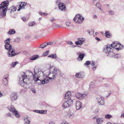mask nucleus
Returning <instances> with one entry per match:
<instances>
[{
	"label": "nucleus",
	"mask_w": 124,
	"mask_h": 124,
	"mask_svg": "<svg viewBox=\"0 0 124 124\" xmlns=\"http://www.w3.org/2000/svg\"><path fill=\"white\" fill-rule=\"evenodd\" d=\"M67 116L69 118L72 119L73 118L74 115L73 113L72 112H69L68 113Z\"/></svg>",
	"instance_id": "21"
},
{
	"label": "nucleus",
	"mask_w": 124,
	"mask_h": 124,
	"mask_svg": "<svg viewBox=\"0 0 124 124\" xmlns=\"http://www.w3.org/2000/svg\"><path fill=\"white\" fill-rule=\"evenodd\" d=\"M55 20V19L54 18H53L51 19L50 20L51 21H53Z\"/></svg>",
	"instance_id": "58"
},
{
	"label": "nucleus",
	"mask_w": 124,
	"mask_h": 124,
	"mask_svg": "<svg viewBox=\"0 0 124 124\" xmlns=\"http://www.w3.org/2000/svg\"><path fill=\"white\" fill-rule=\"evenodd\" d=\"M48 57L54 59L57 58V55L55 54H51L48 56Z\"/></svg>",
	"instance_id": "26"
},
{
	"label": "nucleus",
	"mask_w": 124,
	"mask_h": 124,
	"mask_svg": "<svg viewBox=\"0 0 124 124\" xmlns=\"http://www.w3.org/2000/svg\"><path fill=\"white\" fill-rule=\"evenodd\" d=\"M50 70V73L48 75V78L49 82L50 80H53L57 76L59 72V70L56 68H54L52 70Z\"/></svg>",
	"instance_id": "5"
},
{
	"label": "nucleus",
	"mask_w": 124,
	"mask_h": 124,
	"mask_svg": "<svg viewBox=\"0 0 124 124\" xmlns=\"http://www.w3.org/2000/svg\"><path fill=\"white\" fill-rule=\"evenodd\" d=\"M16 32L15 30L14 29H10L9 31L7 32L8 35H11L14 34Z\"/></svg>",
	"instance_id": "23"
},
{
	"label": "nucleus",
	"mask_w": 124,
	"mask_h": 124,
	"mask_svg": "<svg viewBox=\"0 0 124 124\" xmlns=\"http://www.w3.org/2000/svg\"><path fill=\"white\" fill-rule=\"evenodd\" d=\"M35 23L34 22H31L29 23V25L30 26H32L35 24Z\"/></svg>",
	"instance_id": "41"
},
{
	"label": "nucleus",
	"mask_w": 124,
	"mask_h": 124,
	"mask_svg": "<svg viewBox=\"0 0 124 124\" xmlns=\"http://www.w3.org/2000/svg\"><path fill=\"white\" fill-rule=\"evenodd\" d=\"M105 117L107 119H110L112 118L113 116L111 115L108 114L105 115Z\"/></svg>",
	"instance_id": "34"
},
{
	"label": "nucleus",
	"mask_w": 124,
	"mask_h": 124,
	"mask_svg": "<svg viewBox=\"0 0 124 124\" xmlns=\"http://www.w3.org/2000/svg\"><path fill=\"white\" fill-rule=\"evenodd\" d=\"M88 93L82 94L81 99L84 98L87 96Z\"/></svg>",
	"instance_id": "38"
},
{
	"label": "nucleus",
	"mask_w": 124,
	"mask_h": 124,
	"mask_svg": "<svg viewBox=\"0 0 124 124\" xmlns=\"http://www.w3.org/2000/svg\"><path fill=\"white\" fill-rule=\"evenodd\" d=\"M73 102V100H68L67 101L64 102L63 103L62 105V107L63 109H65L72 104Z\"/></svg>",
	"instance_id": "9"
},
{
	"label": "nucleus",
	"mask_w": 124,
	"mask_h": 124,
	"mask_svg": "<svg viewBox=\"0 0 124 124\" xmlns=\"http://www.w3.org/2000/svg\"><path fill=\"white\" fill-rule=\"evenodd\" d=\"M96 111H95L94 113H95L97 114L98 112V110L97 109H96Z\"/></svg>",
	"instance_id": "61"
},
{
	"label": "nucleus",
	"mask_w": 124,
	"mask_h": 124,
	"mask_svg": "<svg viewBox=\"0 0 124 124\" xmlns=\"http://www.w3.org/2000/svg\"><path fill=\"white\" fill-rule=\"evenodd\" d=\"M123 46H122L121 44L117 42V44L116 45V47L115 48L117 50H119L123 48Z\"/></svg>",
	"instance_id": "18"
},
{
	"label": "nucleus",
	"mask_w": 124,
	"mask_h": 124,
	"mask_svg": "<svg viewBox=\"0 0 124 124\" xmlns=\"http://www.w3.org/2000/svg\"><path fill=\"white\" fill-rule=\"evenodd\" d=\"M61 124H69L67 122H65L62 123Z\"/></svg>",
	"instance_id": "60"
},
{
	"label": "nucleus",
	"mask_w": 124,
	"mask_h": 124,
	"mask_svg": "<svg viewBox=\"0 0 124 124\" xmlns=\"http://www.w3.org/2000/svg\"><path fill=\"white\" fill-rule=\"evenodd\" d=\"M80 75V72L79 73H77L75 75V76L78 78H79Z\"/></svg>",
	"instance_id": "48"
},
{
	"label": "nucleus",
	"mask_w": 124,
	"mask_h": 124,
	"mask_svg": "<svg viewBox=\"0 0 124 124\" xmlns=\"http://www.w3.org/2000/svg\"><path fill=\"white\" fill-rule=\"evenodd\" d=\"M34 73L31 71L30 74L32 75L33 79L36 83L39 85L44 84L49 82L48 78V72L47 71L43 72L40 69H38V71L34 70Z\"/></svg>",
	"instance_id": "1"
},
{
	"label": "nucleus",
	"mask_w": 124,
	"mask_h": 124,
	"mask_svg": "<svg viewBox=\"0 0 124 124\" xmlns=\"http://www.w3.org/2000/svg\"><path fill=\"white\" fill-rule=\"evenodd\" d=\"M16 9V8L14 6H12L9 9V10H10V12L11 13L12 12L15 11Z\"/></svg>",
	"instance_id": "24"
},
{
	"label": "nucleus",
	"mask_w": 124,
	"mask_h": 124,
	"mask_svg": "<svg viewBox=\"0 0 124 124\" xmlns=\"http://www.w3.org/2000/svg\"><path fill=\"white\" fill-rule=\"evenodd\" d=\"M84 20V18L82 16V15L77 14L76 15L73 19V20L76 23H82Z\"/></svg>",
	"instance_id": "6"
},
{
	"label": "nucleus",
	"mask_w": 124,
	"mask_h": 124,
	"mask_svg": "<svg viewBox=\"0 0 124 124\" xmlns=\"http://www.w3.org/2000/svg\"><path fill=\"white\" fill-rule=\"evenodd\" d=\"M96 6L97 7H98V8L100 9L101 10V8H100L99 7L100 5V4L99 3H97L96 5Z\"/></svg>",
	"instance_id": "50"
},
{
	"label": "nucleus",
	"mask_w": 124,
	"mask_h": 124,
	"mask_svg": "<svg viewBox=\"0 0 124 124\" xmlns=\"http://www.w3.org/2000/svg\"><path fill=\"white\" fill-rule=\"evenodd\" d=\"M55 26L57 28H60L61 27V25L55 24Z\"/></svg>",
	"instance_id": "46"
},
{
	"label": "nucleus",
	"mask_w": 124,
	"mask_h": 124,
	"mask_svg": "<svg viewBox=\"0 0 124 124\" xmlns=\"http://www.w3.org/2000/svg\"><path fill=\"white\" fill-rule=\"evenodd\" d=\"M111 49V48L110 46V45L108 44L104 48L103 52L106 53L110 55L111 54H110V53L112 52H110V50Z\"/></svg>",
	"instance_id": "10"
},
{
	"label": "nucleus",
	"mask_w": 124,
	"mask_h": 124,
	"mask_svg": "<svg viewBox=\"0 0 124 124\" xmlns=\"http://www.w3.org/2000/svg\"><path fill=\"white\" fill-rule=\"evenodd\" d=\"M34 93H36V91L35 90H31Z\"/></svg>",
	"instance_id": "62"
},
{
	"label": "nucleus",
	"mask_w": 124,
	"mask_h": 124,
	"mask_svg": "<svg viewBox=\"0 0 124 124\" xmlns=\"http://www.w3.org/2000/svg\"><path fill=\"white\" fill-rule=\"evenodd\" d=\"M39 57V56L37 55H35L33 56L31 58H30V60H34L37 59L38 57Z\"/></svg>",
	"instance_id": "33"
},
{
	"label": "nucleus",
	"mask_w": 124,
	"mask_h": 124,
	"mask_svg": "<svg viewBox=\"0 0 124 124\" xmlns=\"http://www.w3.org/2000/svg\"><path fill=\"white\" fill-rule=\"evenodd\" d=\"M10 98L11 100L13 101H16L17 99V94L16 93H12L11 95Z\"/></svg>",
	"instance_id": "16"
},
{
	"label": "nucleus",
	"mask_w": 124,
	"mask_h": 124,
	"mask_svg": "<svg viewBox=\"0 0 124 124\" xmlns=\"http://www.w3.org/2000/svg\"><path fill=\"white\" fill-rule=\"evenodd\" d=\"M59 9L61 11H64L66 9L65 5L63 3L60 2L58 4Z\"/></svg>",
	"instance_id": "11"
},
{
	"label": "nucleus",
	"mask_w": 124,
	"mask_h": 124,
	"mask_svg": "<svg viewBox=\"0 0 124 124\" xmlns=\"http://www.w3.org/2000/svg\"><path fill=\"white\" fill-rule=\"evenodd\" d=\"M105 36L107 38H109L111 35V34L109 31H106L104 33Z\"/></svg>",
	"instance_id": "22"
},
{
	"label": "nucleus",
	"mask_w": 124,
	"mask_h": 124,
	"mask_svg": "<svg viewBox=\"0 0 124 124\" xmlns=\"http://www.w3.org/2000/svg\"><path fill=\"white\" fill-rule=\"evenodd\" d=\"M120 117L121 118H124V113H122L121 114Z\"/></svg>",
	"instance_id": "51"
},
{
	"label": "nucleus",
	"mask_w": 124,
	"mask_h": 124,
	"mask_svg": "<svg viewBox=\"0 0 124 124\" xmlns=\"http://www.w3.org/2000/svg\"><path fill=\"white\" fill-rule=\"evenodd\" d=\"M71 92L70 91H68L66 92L65 94L64 97V99L68 100H72L71 99Z\"/></svg>",
	"instance_id": "15"
},
{
	"label": "nucleus",
	"mask_w": 124,
	"mask_h": 124,
	"mask_svg": "<svg viewBox=\"0 0 124 124\" xmlns=\"http://www.w3.org/2000/svg\"><path fill=\"white\" fill-rule=\"evenodd\" d=\"M108 93L106 95V97L109 96L110 95L111 93V91H109L108 92Z\"/></svg>",
	"instance_id": "44"
},
{
	"label": "nucleus",
	"mask_w": 124,
	"mask_h": 124,
	"mask_svg": "<svg viewBox=\"0 0 124 124\" xmlns=\"http://www.w3.org/2000/svg\"><path fill=\"white\" fill-rule=\"evenodd\" d=\"M24 124H30L31 121L29 117L27 116L24 117Z\"/></svg>",
	"instance_id": "17"
},
{
	"label": "nucleus",
	"mask_w": 124,
	"mask_h": 124,
	"mask_svg": "<svg viewBox=\"0 0 124 124\" xmlns=\"http://www.w3.org/2000/svg\"><path fill=\"white\" fill-rule=\"evenodd\" d=\"M109 14L110 15H112L114 14V12L113 11L110 10L109 11Z\"/></svg>",
	"instance_id": "42"
},
{
	"label": "nucleus",
	"mask_w": 124,
	"mask_h": 124,
	"mask_svg": "<svg viewBox=\"0 0 124 124\" xmlns=\"http://www.w3.org/2000/svg\"><path fill=\"white\" fill-rule=\"evenodd\" d=\"M68 44L70 45H72L73 44V43L71 41H68L67 42Z\"/></svg>",
	"instance_id": "52"
},
{
	"label": "nucleus",
	"mask_w": 124,
	"mask_h": 124,
	"mask_svg": "<svg viewBox=\"0 0 124 124\" xmlns=\"http://www.w3.org/2000/svg\"><path fill=\"white\" fill-rule=\"evenodd\" d=\"M49 124H55V123L54 121H52L50 122Z\"/></svg>",
	"instance_id": "53"
},
{
	"label": "nucleus",
	"mask_w": 124,
	"mask_h": 124,
	"mask_svg": "<svg viewBox=\"0 0 124 124\" xmlns=\"http://www.w3.org/2000/svg\"><path fill=\"white\" fill-rule=\"evenodd\" d=\"M8 77L9 74H7L4 76L3 79L8 80L9 79Z\"/></svg>",
	"instance_id": "39"
},
{
	"label": "nucleus",
	"mask_w": 124,
	"mask_h": 124,
	"mask_svg": "<svg viewBox=\"0 0 124 124\" xmlns=\"http://www.w3.org/2000/svg\"><path fill=\"white\" fill-rule=\"evenodd\" d=\"M18 63V62L16 61L15 62H13L10 64V66L14 68L15 66Z\"/></svg>",
	"instance_id": "31"
},
{
	"label": "nucleus",
	"mask_w": 124,
	"mask_h": 124,
	"mask_svg": "<svg viewBox=\"0 0 124 124\" xmlns=\"http://www.w3.org/2000/svg\"><path fill=\"white\" fill-rule=\"evenodd\" d=\"M94 83L93 82H91L89 85V89L90 90L92 89L94 87Z\"/></svg>",
	"instance_id": "32"
},
{
	"label": "nucleus",
	"mask_w": 124,
	"mask_h": 124,
	"mask_svg": "<svg viewBox=\"0 0 124 124\" xmlns=\"http://www.w3.org/2000/svg\"><path fill=\"white\" fill-rule=\"evenodd\" d=\"M10 39L9 38H8L4 41L5 45L4 47L5 49L8 51L7 54L9 57H13L19 54L18 53L15 52V49L12 48V45L10 44Z\"/></svg>",
	"instance_id": "2"
},
{
	"label": "nucleus",
	"mask_w": 124,
	"mask_h": 124,
	"mask_svg": "<svg viewBox=\"0 0 124 124\" xmlns=\"http://www.w3.org/2000/svg\"><path fill=\"white\" fill-rule=\"evenodd\" d=\"M8 108L9 111L12 112L16 117H19V115L17 111L15 109L13 106H10L8 107Z\"/></svg>",
	"instance_id": "8"
},
{
	"label": "nucleus",
	"mask_w": 124,
	"mask_h": 124,
	"mask_svg": "<svg viewBox=\"0 0 124 124\" xmlns=\"http://www.w3.org/2000/svg\"><path fill=\"white\" fill-rule=\"evenodd\" d=\"M70 24V23L69 22H66V25L68 26H69V25Z\"/></svg>",
	"instance_id": "54"
},
{
	"label": "nucleus",
	"mask_w": 124,
	"mask_h": 124,
	"mask_svg": "<svg viewBox=\"0 0 124 124\" xmlns=\"http://www.w3.org/2000/svg\"><path fill=\"white\" fill-rule=\"evenodd\" d=\"M7 116L8 117H12L11 114L10 113H8L7 114Z\"/></svg>",
	"instance_id": "49"
},
{
	"label": "nucleus",
	"mask_w": 124,
	"mask_h": 124,
	"mask_svg": "<svg viewBox=\"0 0 124 124\" xmlns=\"http://www.w3.org/2000/svg\"><path fill=\"white\" fill-rule=\"evenodd\" d=\"M93 18L95 19H96L97 18V16L96 15H94L93 16Z\"/></svg>",
	"instance_id": "63"
},
{
	"label": "nucleus",
	"mask_w": 124,
	"mask_h": 124,
	"mask_svg": "<svg viewBox=\"0 0 124 124\" xmlns=\"http://www.w3.org/2000/svg\"><path fill=\"white\" fill-rule=\"evenodd\" d=\"M95 39L97 40L98 41H100V39L99 38H98V37H95Z\"/></svg>",
	"instance_id": "59"
},
{
	"label": "nucleus",
	"mask_w": 124,
	"mask_h": 124,
	"mask_svg": "<svg viewBox=\"0 0 124 124\" xmlns=\"http://www.w3.org/2000/svg\"><path fill=\"white\" fill-rule=\"evenodd\" d=\"M85 40V39L84 38H80L78 39V40L75 42V44L77 45H81Z\"/></svg>",
	"instance_id": "13"
},
{
	"label": "nucleus",
	"mask_w": 124,
	"mask_h": 124,
	"mask_svg": "<svg viewBox=\"0 0 124 124\" xmlns=\"http://www.w3.org/2000/svg\"><path fill=\"white\" fill-rule=\"evenodd\" d=\"M47 111L46 110H39V113L40 114H46V113Z\"/></svg>",
	"instance_id": "37"
},
{
	"label": "nucleus",
	"mask_w": 124,
	"mask_h": 124,
	"mask_svg": "<svg viewBox=\"0 0 124 124\" xmlns=\"http://www.w3.org/2000/svg\"><path fill=\"white\" fill-rule=\"evenodd\" d=\"M47 46L46 42H44L42 44L39 46V47L41 48H43L46 47Z\"/></svg>",
	"instance_id": "29"
},
{
	"label": "nucleus",
	"mask_w": 124,
	"mask_h": 124,
	"mask_svg": "<svg viewBox=\"0 0 124 124\" xmlns=\"http://www.w3.org/2000/svg\"><path fill=\"white\" fill-rule=\"evenodd\" d=\"M96 99L99 105L103 106L105 105V100L103 97L100 96H97L96 97Z\"/></svg>",
	"instance_id": "7"
},
{
	"label": "nucleus",
	"mask_w": 124,
	"mask_h": 124,
	"mask_svg": "<svg viewBox=\"0 0 124 124\" xmlns=\"http://www.w3.org/2000/svg\"><path fill=\"white\" fill-rule=\"evenodd\" d=\"M110 54L112 55V57L118 58L119 57V55L118 54H115L113 52H111Z\"/></svg>",
	"instance_id": "27"
},
{
	"label": "nucleus",
	"mask_w": 124,
	"mask_h": 124,
	"mask_svg": "<svg viewBox=\"0 0 124 124\" xmlns=\"http://www.w3.org/2000/svg\"><path fill=\"white\" fill-rule=\"evenodd\" d=\"M49 52V51L48 50L46 51L43 53L42 55L44 56H46L48 54Z\"/></svg>",
	"instance_id": "40"
},
{
	"label": "nucleus",
	"mask_w": 124,
	"mask_h": 124,
	"mask_svg": "<svg viewBox=\"0 0 124 124\" xmlns=\"http://www.w3.org/2000/svg\"><path fill=\"white\" fill-rule=\"evenodd\" d=\"M75 96L78 99H81V93H77L76 94Z\"/></svg>",
	"instance_id": "25"
},
{
	"label": "nucleus",
	"mask_w": 124,
	"mask_h": 124,
	"mask_svg": "<svg viewBox=\"0 0 124 124\" xmlns=\"http://www.w3.org/2000/svg\"><path fill=\"white\" fill-rule=\"evenodd\" d=\"M117 42L116 41H115L113 42L112 44L111 45H110V47L111 48L112 47V48H115V47H116V45L117 44Z\"/></svg>",
	"instance_id": "30"
},
{
	"label": "nucleus",
	"mask_w": 124,
	"mask_h": 124,
	"mask_svg": "<svg viewBox=\"0 0 124 124\" xmlns=\"http://www.w3.org/2000/svg\"><path fill=\"white\" fill-rule=\"evenodd\" d=\"M8 4V1H4L0 4V14L2 18L5 16Z\"/></svg>",
	"instance_id": "3"
},
{
	"label": "nucleus",
	"mask_w": 124,
	"mask_h": 124,
	"mask_svg": "<svg viewBox=\"0 0 124 124\" xmlns=\"http://www.w3.org/2000/svg\"><path fill=\"white\" fill-rule=\"evenodd\" d=\"M22 19L23 21H25L26 20V18L25 17H23L22 18Z\"/></svg>",
	"instance_id": "56"
},
{
	"label": "nucleus",
	"mask_w": 124,
	"mask_h": 124,
	"mask_svg": "<svg viewBox=\"0 0 124 124\" xmlns=\"http://www.w3.org/2000/svg\"><path fill=\"white\" fill-rule=\"evenodd\" d=\"M90 62L89 61H86L84 63V65H89L90 64Z\"/></svg>",
	"instance_id": "45"
},
{
	"label": "nucleus",
	"mask_w": 124,
	"mask_h": 124,
	"mask_svg": "<svg viewBox=\"0 0 124 124\" xmlns=\"http://www.w3.org/2000/svg\"><path fill=\"white\" fill-rule=\"evenodd\" d=\"M106 124H112L111 122H107Z\"/></svg>",
	"instance_id": "64"
},
{
	"label": "nucleus",
	"mask_w": 124,
	"mask_h": 124,
	"mask_svg": "<svg viewBox=\"0 0 124 124\" xmlns=\"http://www.w3.org/2000/svg\"><path fill=\"white\" fill-rule=\"evenodd\" d=\"M47 15V14L46 13H42V15L43 16H46Z\"/></svg>",
	"instance_id": "57"
},
{
	"label": "nucleus",
	"mask_w": 124,
	"mask_h": 124,
	"mask_svg": "<svg viewBox=\"0 0 124 124\" xmlns=\"http://www.w3.org/2000/svg\"><path fill=\"white\" fill-rule=\"evenodd\" d=\"M75 107L77 110H79L82 107V103L79 101H76L75 103Z\"/></svg>",
	"instance_id": "14"
},
{
	"label": "nucleus",
	"mask_w": 124,
	"mask_h": 124,
	"mask_svg": "<svg viewBox=\"0 0 124 124\" xmlns=\"http://www.w3.org/2000/svg\"><path fill=\"white\" fill-rule=\"evenodd\" d=\"M26 3L25 2H22L20 3H19L18 6L19 7H22V9H24L25 6H26Z\"/></svg>",
	"instance_id": "20"
},
{
	"label": "nucleus",
	"mask_w": 124,
	"mask_h": 124,
	"mask_svg": "<svg viewBox=\"0 0 124 124\" xmlns=\"http://www.w3.org/2000/svg\"><path fill=\"white\" fill-rule=\"evenodd\" d=\"M95 63L93 61H92L90 63L91 66L92 67V69L93 70H95L96 69L97 65H95Z\"/></svg>",
	"instance_id": "19"
},
{
	"label": "nucleus",
	"mask_w": 124,
	"mask_h": 124,
	"mask_svg": "<svg viewBox=\"0 0 124 124\" xmlns=\"http://www.w3.org/2000/svg\"><path fill=\"white\" fill-rule=\"evenodd\" d=\"M46 44H47V45H54V43L52 42H46Z\"/></svg>",
	"instance_id": "47"
},
{
	"label": "nucleus",
	"mask_w": 124,
	"mask_h": 124,
	"mask_svg": "<svg viewBox=\"0 0 124 124\" xmlns=\"http://www.w3.org/2000/svg\"><path fill=\"white\" fill-rule=\"evenodd\" d=\"M85 76V73L84 72H80L79 78H84Z\"/></svg>",
	"instance_id": "35"
},
{
	"label": "nucleus",
	"mask_w": 124,
	"mask_h": 124,
	"mask_svg": "<svg viewBox=\"0 0 124 124\" xmlns=\"http://www.w3.org/2000/svg\"><path fill=\"white\" fill-rule=\"evenodd\" d=\"M96 122L98 124H101L103 122V119L101 118H99L96 120Z\"/></svg>",
	"instance_id": "28"
},
{
	"label": "nucleus",
	"mask_w": 124,
	"mask_h": 124,
	"mask_svg": "<svg viewBox=\"0 0 124 124\" xmlns=\"http://www.w3.org/2000/svg\"><path fill=\"white\" fill-rule=\"evenodd\" d=\"M39 110H33V112L39 113Z\"/></svg>",
	"instance_id": "55"
},
{
	"label": "nucleus",
	"mask_w": 124,
	"mask_h": 124,
	"mask_svg": "<svg viewBox=\"0 0 124 124\" xmlns=\"http://www.w3.org/2000/svg\"><path fill=\"white\" fill-rule=\"evenodd\" d=\"M20 41V39L19 38H17L15 40V41L17 42H19Z\"/></svg>",
	"instance_id": "43"
},
{
	"label": "nucleus",
	"mask_w": 124,
	"mask_h": 124,
	"mask_svg": "<svg viewBox=\"0 0 124 124\" xmlns=\"http://www.w3.org/2000/svg\"><path fill=\"white\" fill-rule=\"evenodd\" d=\"M77 54L78 55V56L77 58V60L78 61H82L84 56L85 54L82 53L81 52H78L77 53Z\"/></svg>",
	"instance_id": "12"
},
{
	"label": "nucleus",
	"mask_w": 124,
	"mask_h": 124,
	"mask_svg": "<svg viewBox=\"0 0 124 124\" xmlns=\"http://www.w3.org/2000/svg\"><path fill=\"white\" fill-rule=\"evenodd\" d=\"M8 80L3 79V83L5 85L8 84Z\"/></svg>",
	"instance_id": "36"
},
{
	"label": "nucleus",
	"mask_w": 124,
	"mask_h": 124,
	"mask_svg": "<svg viewBox=\"0 0 124 124\" xmlns=\"http://www.w3.org/2000/svg\"><path fill=\"white\" fill-rule=\"evenodd\" d=\"M27 76L25 73L22 72L19 77L18 83L20 85L23 86L25 83L27 84Z\"/></svg>",
	"instance_id": "4"
}]
</instances>
